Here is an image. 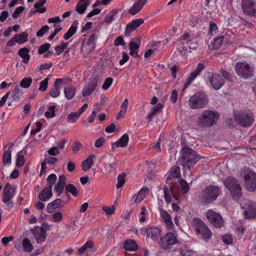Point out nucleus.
<instances>
[{"instance_id": "nucleus-1", "label": "nucleus", "mask_w": 256, "mask_h": 256, "mask_svg": "<svg viewBox=\"0 0 256 256\" xmlns=\"http://www.w3.org/2000/svg\"><path fill=\"white\" fill-rule=\"evenodd\" d=\"M180 154V156L176 164L182 166L184 171L193 168L198 160V154L189 147H184L181 150Z\"/></svg>"}, {"instance_id": "nucleus-19", "label": "nucleus", "mask_w": 256, "mask_h": 256, "mask_svg": "<svg viewBox=\"0 0 256 256\" xmlns=\"http://www.w3.org/2000/svg\"><path fill=\"white\" fill-rule=\"evenodd\" d=\"M161 230L157 228H150L146 230L147 237H150L153 240L158 243V239L161 235Z\"/></svg>"}, {"instance_id": "nucleus-52", "label": "nucleus", "mask_w": 256, "mask_h": 256, "mask_svg": "<svg viewBox=\"0 0 256 256\" xmlns=\"http://www.w3.org/2000/svg\"><path fill=\"white\" fill-rule=\"evenodd\" d=\"M80 115L78 112H71L68 116V121L70 122H74L76 121Z\"/></svg>"}, {"instance_id": "nucleus-39", "label": "nucleus", "mask_w": 256, "mask_h": 256, "mask_svg": "<svg viewBox=\"0 0 256 256\" xmlns=\"http://www.w3.org/2000/svg\"><path fill=\"white\" fill-rule=\"evenodd\" d=\"M130 54L132 56L135 57L138 56V52L140 48V44L134 42H131L130 44Z\"/></svg>"}, {"instance_id": "nucleus-3", "label": "nucleus", "mask_w": 256, "mask_h": 256, "mask_svg": "<svg viewBox=\"0 0 256 256\" xmlns=\"http://www.w3.org/2000/svg\"><path fill=\"white\" fill-rule=\"evenodd\" d=\"M192 226L196 231L197 236L204 239L206 242H208L212 238V232L200 218H194L192 221Z\"/></svg>"}, {"instance_id": "nucleus-35", "label": "nucleus", "mask_w": 256, "mask_h": 256, "mask_svg": "<svg viewBox=\"0 0 256 256\" xmlns=\"http://www.w3.org/2000/svg\"><path fill=\"white\" fill-rule=\"evenodd\" d=\"M124 248L126 250L136 251L138 249V245L134 240L129 239L125 241Z\"/></svg>"}, {"instance_id": "nucleus-21", "label": "nucleus", "mask_w": 256, "mask_h": 256, "mask_svg": "<svg viewBox=\"0 0 256 256\" xmlns=\"http://www.w3.org/2000/svg\"><path fill=\"white\" fill-rule=\"evenodd\" d=\"M52 196V188L50 186L45 187L38 195V198L44 202L48 201Z\"/></svg>"}, {"instance_id": "nucleus-34", "label": "nucleus", "mask_w": 256, "mask_h": 256, "mask_svg": "<svg viewBox=\"0 0 256 256\" xmlns=\"http://www.w3.org/2000/svg\"><path fill=\"white\" fill-rule=\"evenodd\" d=\"M62 201L60 198H56L53 202L49 203L47 206V212L52 213L54 210L58 208L61 204Z\"/></svg>"}, {"instance_id": "nucleus-4", "label": "nucleus", "mask_w": 256, "mask_h": 256, "mask_svg": "<svg viewBox=\"0 0 256 256\" xmlns=\"http://www.w3.org/2000/svg\"><path fill=\"white\" fill-rule=\"evenodd\" d=\"M218 114L212 110L204 111L202 115L198 118V124L200 127L207 128L213 126L218 120Z\"/></svg>"}, {"instance_id": "nucleus-43", "label": "nucleus", "mask_w": 256, "mask_h": 256, "mask_svg": "<svg viewBox=\"0 0 256 256\" xmlns=\"http://www.w3.org/2000/svg\"><path fill=\"white\" fill-rule=\"evenodd\" d=\"M66 192L70 193L73 196L76 197L78 195V192L76 186L72 184H68L66 186Z\"/></svg>"}, {"instance_id": "nucleus-42", "label": "nucleus", "mask_w": 256, "mask_h": 256, "mask_svg": "<svg viewBox=\"0 0 256 256\" xmlns=\"http://www.w3.org/2000/svg\"><path fill=\"white\" fill-rule=\"evenodd\" d=\"M199 75L194 70L192 71L190 74L189 76L187 78V82L184 83V88L182 91V92H183L186 88L188 86V85L197 77V76Z\"/></svg>"}, {"instance_id": "nucleus-38", "label": "nucleus", "mask_w": 256, "mask_h": 256, "mask_svg": "<svg viewBox=\"0 0 256 256\" xmlns=\"http://www.w3.org/2000/svg\"><path fill=\"white\" fill-rule=\"evenodd\" d=\"M148 192L149 189L148 188L144 187L142 188L139 192L135 200L136 202L138 203L140 202L148 194Z\"/></svg>"}, {"instance_id": "nucleus-8", "label": "nucleus", "mask_w": 256, "mask_h": 256, "mask_svg": "<svg viewBox=\"0 0 256 256\" xmlns=\"http://www.w3.org/2000/svg\"><path fill=\"white\" fill-rule=\"evenodd\" d=\"M206 216L208 222L213 226L220 228L224 226V220L222 216L213 210H208L206 212Z\"/></svg>"}, {"instance_id": "nucleus-36", "label": "nucleus", "mask_w": 256, "mask_h": 256, "mask_svg": "<svg viewBox=\"0 0 256 256\" xmlns=\"http://www.w3.org/2000/svg\"><path fill=\"white\" fill-rule=\"evenodd\" d=\"M18 55L23 58V62L27 64L30 58L29 50L26 48H23L19 50Z\"/></svg>"}, {"instance_id": "nucleus-31", "label": "nucleus", "mask_w": 256, "mask_h": 256, "mask_svg": "<svg viewBox=\"0 0 256 256\" xmlns=\"http://www.w3.org/2000/svg\"><path fill=\"white\" fill-rule=\"evenodd\" d=\"M160 216L164 220L166 227L168 228H172L174 225L170 214L166 211L162 210L160 211Z\"/></svg>"}, {"instance_id": "nucleus-13", "label": "nucleus", "mask_w": 256, "mask_h": 256, "mask_svg": "<svg viewBox=\"0 0 256 256\" xmlns=\"http://www.w3.org/2000/svg\"><path fill=\"white\" fill-rule=\"evenodd\" d=\"M244 186L246 189L250 192H254L256 190V173L252 170H249L244 176Z\"/></svg>"}, {"instance_id": "nucleus-2", "label": "nucleus", "mask_w": 256, "mask_h": 256, "mask_svg": "<svg viewBox=\"0 0 256 256\" xmlns=\"http://www.w3.org/2000/svg\"><path fill=\"white\" fill-rule=\"evenodd\" d=\"M221 194L222 190L219 186L210 185L202 190L200 198L202 203L210 204L215 201Z\"/></svg>"}, {"instance_id": "nucleus-9", "label": "nucleus", "mask_w": 256, "mask_h": 256, "mask_svg": "<svg viewBox=\"0 0 256 256\" xmlns=\"http://www.w3.org/2000/svg\"><path fill=\"white\" fill-rule=\"evenodd\" d=\"M244 209V215L246 218L252 219L256 218V203L248 200H244L241 204Z\"/></svg>"}, {"instance_id": "nucleus-7", "label": "nucleus", "mask_w": 256, "mask_h": 256, "mask_svg": "<svg viewBox=\"0 0 256 256\" xmlns=\"http://www.w3.org/2000/svg\"><path fill=\"white\" fill-rule=\"evenodd\" d=\"M235 70L237 74L242 78L248 79L253 76V70L246 62H238L235 66Z\"/></svg>"}, {"instance_id": "nucleus-56", "label": "nucleus", "mask_w": 256, "mask_h": 256, "mask_svg": "<svg viewBox=\"0 0 256 256\" xmlns=\"http://www.w3.org/2000/svg\"><path fill=\"white\" fill-rule=\"evenodd\" d=\"M126 174L124 173L118 175V184L116 188H119L124 184L125 182Z\"/></svg>"}, {"instance_id": "nucleus-26", "label": "nucleus", "mask_w": 256, "mask_h": 256, "mask_svg": "<svg viewBox=\"0 0 256 256\" xmlns=\"http://www.w3.org/2000/svg\"><path fill=\"white\" fill-rule=\"evenodd\" d=\"M117 162L114 159L112 156H110L106 158V161L104 164V170L106 172H110L112 171V169L116 166Z\"/></svg>"}, {"instance_id": "nucleus-51", "label": "nucleus", "mask_w": 256, "mask_h": 256, "mask_svg": "<svg viewBox=\"0 0 256 256\" xmlns=\"http://www.w3.org/2000/svg\"><path fill=\"white\" fill-rule=\"evenodd\" d=\"M179 252L183 256H191L194 253L193 250L186 246L180 248Z\"/></svg>"}, {"instance_id": "nucleus-48", "label": "nucleus", "mask_w": 256, "mask_h": 256, "mask_svg": "<svg viewBox=\"0 0 256 256\" xmlns=\"http://www.w3.org/2000/svg\"><path fill=\"white\" fill-rule=\"evenodd\" d=\"M32 82V79L30 77L25 78H23L20 84L21 88H27L30 87Z\"/></svg>"}, {"instance_id": "nucleus-5", "label": "nucleus", "mask_w": 256, "mask_h": 256, "mask_svg": "<svg viewBox=\"0 0 256 256\" xmlns=\"http://www.w3.org/2000/svg\"><path fill=\"white\" fill-rule=\"evenodd\" d=\"M208 98L204 92H197L188 100V106L192 109H198L206 106L208 103Z\"/></svg>"}, {"instance_id": "nucleus-28", "label": "nucleus", "mask_w": 256, "mask_h": 256, "mask_svg": "<svg viewBox=\"0 0 256 256\" xmlns=\"http://www.w3.org/2000/svg\"><path fill=\"white\" fill-rule=\"evenodd\" d=\"M90 4V0H80L76 7V10L80 14H84Z\"/></svg>"}, {"instance_id": "nucleus-24", "label": "nucleus", "mask_w": 256, "mask_h": 256, "mask_svg": "<svg viewBox=\"0 0 256 256\" xmlns=\"http://www.w3.org/2000/svg\"><path fill=\"white\" fill-rule=\"evenodd\" d=\"M129 140V137L127 134H124L121 136L118 140L114 143H112V150L116 148L126 147L128 144Z\"/></svg>"}, {"instance_id": "nucleus-46", "label": "nucleus", "mask_w": 256, "mask_h": 256, "mask_svg": "<svg viewBox=\"0 0 256 256\" xmlns=\"http://www.w3.org/2000/svg\"><path fill=\"white\" fill-rule=\"evenodd\" d=\"M16 42L18 44H23L28 41V34L25 32H23L20 34H16Z\"/></svg>"}, {"instance_id": "nucleus-37", "label": "nucleus", "mask_w": 256, "mask_h": 256, "mask_svg": "<svg viewBox=\"0 0 256 256\" xmlns=\"http://www.w3.org/2000/svg\"><path fill=\"white\" fill-rule=\"evenodd\" d=\"M98 36L95 34L90 35L86 44L90 47V50H94L96 48V40L98 38Z\"/></svg>"}, {"instance_id": "nucleus-54", "label": "nucleus", "mask_w": 256, "mask_h": 256, "mask_svg": "<svg viewBox=\"0 0 256 256\" xmlns=\"http://www.w3.org/2000/svg\"><path fill=\"white\" fill-rule=\"evenodd\" d=\"M55 108L54 106H50L48 108V111L45 112V116L47 118H52L55 116Z\"/></svg>"}, {"instance_id": "nucleus-41", "label": "nucleus", "mask_w": 256, "mask_h": 256, "mask_svg": "<svg viewBox=\"0 0 256 256\" xmlns=\"http://www.w3.org/2000/svg\"><path fill=\"white\" fill-rule=\"evenodd\" d=\"M64 93L68 100H71L76 94V88L74 87L66 88L64 89Z\"/></svg>"}, {"instance_id": "nucleus-12", "label": "nucleus", "mask_w": 256, "mask_h": 256, "mask_svg": "<svg viewBox=\"0 0 256 256\" xmlns=\"http://www.w3.org/2000/svg\"><path fill=\"white\" fill-rule=\"evenodd\" d=\"M2 196V201L6 204V208L10 209L14 206V202L12 200L14 193L12 192V187L9 183L6 184Z\"/></svg>"}, {"instance_id": "nucleus-18", "label": "nucleus", "mask_w": 256, "mask_h": 256, "mask_svg": "<svg viewBox=\"0 0 256 256\" xmlns=\"http://www.w3.org/2000/svg\"><path fill=\"white\" fill-rule=\"evenodd\" d=\"M147 0H138L130 8L128 13L130 15L134 16L139 12L143 6L145 5Z\"/></svg>"}, {"instance_id": "nucleus-11", "label": "nucleus", "mask_w": 256, "mask_h": 256, "mask_svg": "<svg viewBox=\"0 0 256 256\" xmlns=\"http://www.w3.org/2000/svg\"><path fill=\"white\" fill-rule=\"evenodd\" d=\"M178 242L176 236L172 232L166 233L164 236L160 238L158 244L164 250L170 248V246Z\"/></svg>"}, {"instance_id": "nucleus-61", "label": "nucleus", "mask_w": 256, "mask_h": 256, "mask_svg": "<svg viewBox=\"0 0 256 256\" xmlns=\"http://www.w3.org/2000/svg\"><path fill=\"white\" fill-rule=\"evenodd\" d=\"M50 28L48 26L46 25L41 28L36 32V36L38 37H42L46 33L48 32Z\"/></svg>"}, {"instance_id": "nucleus-17", "label": "nucleus", "mask_w": 256, "mask_h": 256, "mask_svg": "<svg viewBox=\"0 0 256 256\" xmlns=\"http://www.w3.org/2000/svg\"><path fill=\"white\" fill-rule=\"evenodd\" d=\"M144 22L143 19L139 18L133 20L130 22L128 23L126 27V30L124 32L125 35L129 36L132 32L134 31L140 25L142 24Z\"/></svg>"}, {"instance_id": "nucleus-57", "label": "nucleus", "mask_w": 256, "mask_h": 256, "mask_svg": "<svg viewBox=\"0 0 256 256\" xmlns=\"http://www.w3.org/2000/svg\"><path fill=\"white\" fill-rule=\"evenodd\" d=\"M223 40H224V37L222 36L215 38L214 41V42H213L214 48V49L219 48L222 44Z\"/></svg>"}, {"instance_id": "nucleus-64", "label": "nucleus", "mask_w": 256, "mask_h": 256, "mask_svg": "<svg viewBox=\"0 0 256 256\" xmlns=\"http://www.w3.org/2000/svg\"><path fill=\"white\" fill-rule=\"evenodd\" d=\"M62 218V214L60 212H56L52 215V221L55 222H60Z\"/></svg>"}, {"instance_id": "nucleus-58", "label": "nucleus", "mask_w": 256, "mask_h": 256, "mask_svg": "<svg viewBox=\"0 0 256 256\" xmlns=\"http://www.w3.org/2000/svg\"><path fill=\"white\" fill-rule=\"evenodd\" d=\"M48 78H46L42 80L40 84L38 90L42 92H44L46 90L48 86Z\"/></svg>"}, {"instance_id": "nucleus-44", "label": "nucleus", "mask_w": 256, "mask_h": 256, "mask_svg": "<svg viewBox=\"0 0 256 256\" xmlns=\"http://www.w3.org/2000/svg\"><path fill=\"white\" fill-rule=\"evenodd\" d=\"M24 250L26 252H31L33 249V246L28 238H24L22 240Z\"/></svg>"}, {"instance_id": "nucleus-62", "label": "nucleus", "mask_w": 256, "mask_h": 256, "mask_svg": "<svg viewBox=\"0 0 256 256\" xmlns=\"http://www.w3.org/2000/svg\"><path fill=\"white\" fill-rule=\"evenodd\" d=\"M172 174L174 176V178H178L180 177V168L178 166L176 165L172 168Z\"/></svg>"}, {"instance_id": "nucleus-25", "label": "nucleus", "mask_w": 256, "mask_h": 256, "mask_svg": "<svg viewBox=\"0 0 256 256\" xmlns=\"http://www.w3.org/2000/svg\"><path fill=\"white\" fill-rule=\"evenodd\" d=\"M228 190L232 198L236 200H240L242 196V188L240 184Z\"/></svg>"}, {"instance_id": "nucleus-22", "label": "nucleus", "mask_w": 256, "mask_h": 256, "mask_svg": "<svg viewBox=\"0 0 256 256\" xmlns=\"http://www.w3.org/2000/svg\"><path fill=\"white\" fill-rule=\"evenodd\" d=\"M223 184L225 188L229 190L234 188H236V186L240 184L238 181L234 178L228 176L223 180Z\"/></svg>"}, {"instance_id": "nucleus-16", "label": "nucleus", "mask_w": 256, "mask_h": 256, "mask_svg": "<svg viewBox=\"0 0 256 256\" xmlns=\"http://www.w3.org/2000/svg\"><path fill=\"white\" fill-rule=\"evenodd\" d=\"M180 40H184L192 50H196L198 45L197 40L188 32L184 33Z\"/></svg>"}, {"instance_id": "nucleus-20", "label": "nucleus", "mask_w": 256, "mask_h": 256, "mask_svg": "<svg viewBox=\"0 0 256 256\" xmlns=\"http://www.w3.org/2000/svg\"><path fill=\"white\" fill-rule=\"evenodd\" d=\"M66 184V176L64 174L60 176L58 182L54 188V190L56 192L58 196H59L63 192Z\"/></svg>"}, {"instance_id": "nucleus-59", "label": "nucleus", "mask_w": 256, "mask_h": 256, "mask_svg": "<svg viewBox=\"0 0 256 256\" xmlns=\"http://www.w3.org/2000/svg\"><path fill=\"white\" fill-rule=\"evenodd\" d=\"M180 186H182V190L183 194H186L189 190V187L188 184V182L186 180L182 179L180 180Z\"/></svg>"}, {"instance_id": "nucleus-29", "label": "nucleus", "mask_w": 256, "mask_h": 256, "mask_svg": "<svg viewBox=\"0 0 256 256\" xmlns=\"http://www.w3.org/2000/svg\"><path fill=\"white\" fill-rule=\"evenodd\" d=\"M62 80L60 78L56 80L54 88L50 90L49 94L53 98H56L60 94V88L59 86L62 84Z\"/></svg>"}, {"instance_id": "nucleus-63", "label": "nucleus", "mask_w": 256, "mask_h": 256, "mask_svg": "<svg viewBox=\"0 0 256 256\" xmlns=\"http://www.w3.org/2000/svg\"><path fill=\"white\" fill-rule=\"evenodd\" d=\"M112 78L110 77L107 78L104 82V83L102 86V88L104 90H108L112 85Z\"/></svg>"}, {"instance_id": "nucleus-15", "label": "nucleus", "mask_w": 256, "mask_h": 256, "mask_svg": "<svg viewBox=\"0 0 256 256\" xmlns=\"http://www.w3.org/2000/svg\"><path fill=\"white\" fill-rule=\"evenodd\" d=\"M208 78L212 88L216 90L220 89L224 84V79L218 74L208 73Z\"/></svg>"}, {"instance_id": "nucleus-49", "label": "nucleus", "mask_w": 256, "mask_h": 256, "mask_svg": "<svg viewBox=\"0 0 256 256\" xmlns=\"http://www.w3.org/2000/svg\"><path fill=\"white\" fill-rule=\"evenodd\" d=\"M23 150L19 152L17 154V158L16 160V166L18 167L22 166L25 161V158L22 154H20V153L22 152Z\"/></svg>"}, {"instance_id": "nucleus-33", "label": "nucleus", "mask_w": 256, "mask_h": 256, "mask_svg": "<svg viewBox=\"0 0 256 256\" xmlns=\"http://www.w3.org/2000/svg\"><path fill=\"white\" fill-rule=\"evenodd\" d=\"M78 23L77 20H74L67 32L64 34V38L67 40L70 38L76 32Z\"/></svg>"}, {"instance_id": "nucleus-30", "label": "nucleus", "mask_w": 256, "mask_h": 256, "mask_svg": "<svg viewBox=\"0 0 256 256\" xmlns=\"http://www.w3.org/2000/svg\"><path fill=\"white\" fill-rule=\"evenodd\" d=\"M12 95L10 98L12 101L18 102L22 100L23 98V94L21 89L18 86H16L14 90L12 91Z\"/></svg>"}, {"instance_id": "nucleus-55", "label": "nucleus", "mask_w": 256, "mask_h": 256, "mask_svg": "<svg viewBox=\"0 0 256 256\" xmlns=\"http://www.w3.org/2000/svg\"><path fill=\"white\" fill-rule=\"evenodd\" d=\"M78 226L76 222L73 221L70 224L68 225L66 227L67 231L73 234H76L77 232Z\"/></svg>"}, {"instance_id": "nucleus-47", "label": "nucleus", "mask_w": 256, "mask_h": 256, "mask_svg": "<svg viewBox=\"0 0 256 256\" xmlns=\"http://www.w3.org/2000/svg\"><path fill=\"white\" fill-rule=\"evenodd\" d=\"M36 242L41 244L44 242L46 239V233L45 232L40 230L38 234L35 235Z\"/></svg>"}, {"instance_id": "nucleus-27", "label": "nucleus", "mask_w": 256, "mask_h": 256, "mask_svg": "<svg viewBox=\"0 0 256 256\" xmlns=\"http://www.w3.org/2000/svg\"><path fill=\"white\" fill-rule=\"evenodd\" d=\"M96 158L94 154L90 155L88 158L83 161L82 164V170L84 172L89 170L94 164V160Z\"/></svg>"}, {"instance_id": "nucleus-40", "label": "nucleus", "mask_w": 256, "mask_h": 256, "mask_svg": "<svg viewBox=\"0 0 256 256\" xmlns=\"http://www.w3.org/2000/svg\"><path fill=\"white\" fill-rule=\"evenodd\" d=\"M2 162L4 164H10L12 162V150L10 149L6 151L2 156Z\"/></svg>"}, {"instance_id": "nucleus-32", "label": "nucleus", "mask_w": 256, "mask_h": 256, "mask_svg": "<svg viewBox=\"0 0 256 256\" xmlns=\"http://www.w3.org/2000/svg\"><path fill=\"white\" fill-rule=\"evenodd\" d=\"M94 247V243L92 240L86 242L80 248L78 249V252L80 254H83L84 252H91Z\"/></svg>"}, {"instance_id": "nucleus-10", "label": "nucleus", "mask_w": 256, "mask_h": 256, "mask_svg": "<svg viewBox=\"0 0 256 256\" xmlns=\"http://www.w3.org/2000/svg\"><path fill=\"white\" fill-rule=\"evenodd\" d=\"M98 80L99 77L97 75H93L89 78L88 84L82 90V96L84 97L90 96L96 90Z\"/></svg>"}, {"instance_id": "nucleus-23", "label": "nucleus", "mask_w": 256, "mask_h": 256, "mask_svg": "<svg viewBox=\"0 0 256 256\" xmlns=\"http://www.w3.org/2000/svg\"><path fill=\"white\" fill-rule=\"evenodd\" d=\"M223 184L225 188L229 190L234 188H236V186L240 184L238 181L234 178L228 176L223 180Z\"/></svg>"}, {"instance_id": "nucleus-53", "label": "nucleus", "mask_w": 256, "mask_h": 256, "mask_svg": "<svg viewBox=\"0 0 256 256\" xmlns=\"http://www.w3.org/2000/svg\"><path fill=\"white\" fill-rule=\"evenodd\" d=\"M57 180V176L54 174H51L46 178V182L49 184L48 186H50L52 188V186L56 183Z\"/></svg>"}, {"instance_id": "nucleus-60", "label": "nucleus", "mask_w": 256, "mask_h": 256, "mask_svg": "<svg viewBox=\"0 0 256 256\" xmlns=\"http://www.w3.org/2000/svg\"><path fill=\"white\" fill-rule=\"evenodd\" d=\"M50 47V44L48 43L41 45L38 50V53L40 54H44L49 50Z\"/></svg>"}, {"instance_id": "nucleus-6", "label": "nucleus", "mask_w": 256, "mask_h": 256, "mask_svg": "<svg viewBox=\"0 0 256 256\" xmlns=\"http://www.w3.org/2000/svg\"><path fill=\"white\" fill-rule=\"evenodd\" d=\"M235 122L244 128L251 126L254 122V117L251 113L238 112L234 114Z\"/></svg>"}, {"instance_id": "nucleus-14", "label": "nucleus", "mask_w": 256, "mask_h": 256, "mask_svg": "<svg viewBox=\"0 0 256 256\" xmlns=\"http://www.w3.org/2000/svg\"><path fill=\"white\" fill-rule=\"evenodd\" d=\"M241 6L244 14L252 16H256V1L255 0H242Z\"/></svg>"}, {"instance_id": "nucleus-50", "label": "nucleus", "mask_w": 256, "mask_h": 256, "mask_svg": "<svg viewBox=\"0 0 256 256\" xmlns=\"http://www.w3.org/2000/svg\"><path fill=\"white\" fill-rule=\"evenodd\" d=\"M163 106L162 104L158 103L151 109L150 112L152 113V114L155 116L162 112Z\"/></svg>"}, {"instance_id": "nucleus-45", "label": "nucleus", "mask_w": 256, "mask_h": 256, "mask_svg": "<svg viewBox=\"0 0 256 256\" xmlns=\"http://www.w3.org/2000/svg\"><path fill=\"white\" fill-rule=\"evenodd\" d=\"M118 11V9H114L110 13L106 16L104 18V22L107 24L111 23Z\"/></svg>"}]
</instances>
